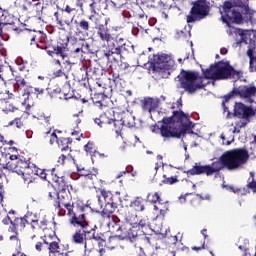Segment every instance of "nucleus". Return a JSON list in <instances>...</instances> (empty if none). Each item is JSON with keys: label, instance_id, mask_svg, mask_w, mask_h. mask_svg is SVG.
<instances>
[{"label": "nucleus", "instance_id": "f257e3e1", "mask_svg": "<svg viewBox=\"0 0 256 256\" xmlns=\"http://www.w3.org/2000/svg\"><path fill=\"white\" fill-rule=\"evenodd\" d=\"M191 129H193V122L189 121V116L183 111H174L173 116L158 121L156 126L151 128V131L152 133H160L163 141H169L173 138L181 139V136L193 133Z\"/></svg>", "mask_w": 256, "mask_h": 256}, {"label": "nucleus", "instance_id": "f03ea898", "mask_svg": "<svg viewBox=\"0 0 256 256\" xmlns=\"http://www.w3.org/2000/svg\"><path fill=\"white\" fill-rule=\"evenodd\" d=\"M249 161V152L243 148H237L224 152L218 161L208 165L210 175L219 173L221 169H228V171H237L241 169Z\"/></svg>", "mask_w": 256, "mask_h": 256}, {"label": "nucleus", "instance_id": "7ed1b4c3", "mask_svg": "<svg viewBox=\"0 0 256 256\" xmlns=\"http://www.w3.org/2000/svg\"><path fill=\"white\" fill-rule=\"evenodd\" d=\"M55 207L56 209H58V215H65V211L63 209H66L68 211L69 217H73L71 220V224L74 225V227H77V225H79L82 228L80 230H77L72 235V243H76L77 245L85 243L87 235H91V233H93V231L97 229V226L89 229V224L87 223V221H85V214H82L79 217H75V213L73 212V204L58 201L55 203Z\"/></svg>", "mask_w": 256, "mask_h": 256}, {"label": "nucleus", "instance_id": "20e7f679", "mask_svg": "<svg viewBox=\"0 0 256 256\" xmlns=\"http://www.w3.org/2000/svg\"><path fill=\"white\" fill-rule=\"evenodd\" d=\"M182 89L187 93H195L197 89H203V77L199 76V72L182 71L178 76Z\"/></svg>", "mask_w": 256, "mask_h": 256}, {"label": "nucleus", "instance_id": "39448f33", "mask_svg": "<svg viewBox=\"0 0 256 256\" xmlns=\"http://www.w3.org/2000/svg\"><path fill=\"white\" fill-rule=\"evenodd\" d=\"M205 79H212L213 81H219L221 79H229L231 75H235V70L229 68L227 63H217L211 65L210 68L203 70Z\"/></svg>", "mask_w": 256, "mask_h": 256}, {"label": "nucleus", "instance_id": "423d86ee", "mask_svg": "<svg viewBox=\"0 0 256 256\" xmlns=\"http://www.w3.org/2000/svg\"><path fill=\"white\" fill-rule=\"evenodd\" d=\"M209 2L207 0H197L193 3V6L186 18L187 23H195L197 21H203L206 17H209Z\"/></svg>", "mask_w": 256, "mask_h": 256}, {"label": "nucleus", "instance_id": "0eeeda50", "mask_svg": "<svg viewBox=\"0 0 256 256\" xmlns=\"http://www.w3.org/2000/svg\"><path fill=\"white\" fill-rule=\"evenodd\" d=\"M154 70L162 77H169L171 69L175 67V60L167 54H158L153 56Z\"/></svg>", "mask_w": 256, "mask_h": 256}, {"label": "nucleus", "instance_id": "6e6552de", "mask_svg": "<svg viewBox=\"0 0 256 256\" xmlns=\"http://www.w3.org/2000/svg\"><path fill=\"white\" fill-rule=\"evenodd\" d=\"M220 13L222 15L221 19L223 23H226L228 27L229 23H241L243 21V15H241V12L235 10V6L231 1L224 2Z\"/></svg>", "mask_w": 256, "mask_h": 256}, {"label": "nucleus", "instance_id": "1a4fd4ad", "mask_svg": "<svg viewBox=\"0 0 256 256\" xmlns=\"http://www.w3.org/2000/svg\"><path fill=\"white\" fill-rule=\"evenodd\" d=\"M19 167V172H16L17 175H22L25 185H31L36 178L37 166L28 161H21Z\"/></svg>", "mask_w": 256, "mask_h": 256}, {"label": "nucleus", "instance_id": "9d476101", "mask_svg": "<svg viewBox=\"0 0 256 256\" xmlns=\"http://www.w3.org/2000/svg\"><path fill=\"white\" fill-rule=\"evenodd\" d=\"M108 124L113 125L114 131L117 137H119L121 131H123V127H135V116L128 112L121 120H108Z\"/></svg>", "mask_w": 256, "mask_h": 256}, {"label": "nucleus", "instance_id": "9b49d317", "mask_svg": "<svg viewBox=\"0 0 256 256\" xmlns=\"http://www.w3.org/2000/svg\"><path fill=\"white\" fill-rule=\"evenodd\" d=\"M122 51H127V43L124 38H116L109 44L108 53H105V56L121 55Z\"/></svg>", "mask_w": 256, "mask_h": 256}, {"label": "nucleus", "instance_id": "f8f14e48", "mask_svg": "<svg viewBox=\"0 0 256 256\" xmlns=\"http://www.w3.org/2000/svg\"><path fill=\"white\" fill-rule=\"evenodd\" d=\"M234 115L239 119H245V121H249V119L255 115V110L249 106H245L243 103H236L234 107Z\"/></svg>", "mask_w": 256, "mask_h": 256}, {"label": "nucleus", "instance_id": "ddd939ff", "mask_svg": "<svg viewBox=\"0 0 256 256\" xmlns=\"http://www.w3.org/2000/svg\"><path fill=\"white\" fill-rule=\"evenodd\" d=\"M237 93L241 97V99H246L247 103H253L252 97H256V87L241 86L238 88Z\"/></svg>", "mask_w": 256, "mask_h": 256}, {"label": "nucleus", "instance_id": "4468645a", "mask_svg": "<svg viewBox=\"0 0 256 256\" xmlns=\"http://www.w3.org/2000/svg\"><path fill=\"white\" fill-rule=\"evenodd\" d=\"M75 1V7H78L80 11H83V5H85V0H74ZM105 3V0H90L89 7H90V13L95 15L97 13V9L101 7Z\"/></svg>", "mask_w": 256, "mask_h": 256}, {"label": "nucleus", "instance_id": "2eb2a0df", "mask_svg": "<svg viewBox=\"0 0 256 256\" xmlns=\"http://www.w3.org/2000/svg\"><path fill=\"white\" fill-rule=\"evenodd\" d=\"M15 23V16L9 13V10L3 9L0 6V33L4 25H13Z\"/></svg>", "mask_w": 256, "mask_h": 256}, {"label": "nucleus", "instance_id": "dca6fc26", "mask_svg": "<svg viewBox=\"0 0 256 256\" xmlns=\"http://www.w3.org/2000/svg\"><path fill=\"white\" fill-rule=\"evenodd\" d=\"M47 53L50 55V57H53V55H57L58 57H61L63 59V65H68V69H71V62L69 61V56L65 54V49L61 46H57L53 48L52 50H47Z\"/></svg>", "mask_w": 256, "mask_h": 256}, {"label": "nucleus", "instance_id": "f3484780", "mask_svg": "<svg viewBox=\"0 0 256 256\" xmlns=\"http://www.w3.org/2000/svg\"><path fill=\"white\" fill-rule=\"evenodd\" d=\"M97 36L103 42L107 43V47L109 49V45H111L113 41V36L109 33V29L106 26L100 25L97 30Z\"/></svg>", "mask_w": 256, "mask_h": 256}, {"label": "nucleus", "instance_id": "a211bd4d", "mask_svg": "<svg viewBox=\"0 0 256 256\" xmlns=\"http://www.w3.org/2000/svg\"><path fill=\"white\" fill-rule=\"evenodd\" d=\"M210 169L208 165H199L195 164L190 170L187 171V175H207L208 177L211 176Z\"/></svg>", "mask_w": 256, "mask_h": 256}, {"label": "nucleus", "instance_id": "6ab92c4d", "mask_svg": "<svg viewBox=\"0 0 256 256\" xmlns=\"http://www.w3.org/2000/svg\"><path fill=\"white\" fill-rule=\"evenodd\" d=\"M21 161H25V160L19 159L17 155H11L10 161L6 163L4 169H7L12 173H19V169H20L19 163H21Z\"/></svg>", "mask_w": 256, "mask_h": 256}, {"label": "nucleus", "instance_id": "aec40b11", "mask_svg": "<svg viewBox=\"0 0 256 256\" xmlns=\"http://www.w3.org/2000/svg\"><path fill=\"white\" fill-rule=\"evenodd\" d=\"M235 33L240 36L241 43H245L246 45H251L253 43V30H243V29H236Z\"/></svg>", "mask_w": 256, "mask_h": 256}, {"label": "nucleus", "instance_id": "412c9836", "mask_svg": "<svg viewBox=\"0 0 256 256\" xmlns=\"http://www.w3.org/2000/svg\"><path fill=\"white\" fill-rule=\"evenodd\" d=\"M159 106V102L153 98H145L142 100L143 111H148V113H155V108Z\"/></svg>", "mask_w": 256, "mask_h": 256}, {"label": "nucleus", "instance_id": "4be33fe9", "mask_svg": "<svg viewBox=\"0 0 256 256\" xmlns=\"http://www.w3.org/2000/svg\"><path fill=\"white\" fill-rule=\"evenodd\" d=\"M44 243L48 246L49 256H67V254H63L59 252V243L58 242H48L44 240Z\"/></svg>", "mask_w": 256, "mask_h": 256}, {"label": "nucleus", "instance_id": "5701e85b", "mask_svg": "<svg viewBox=\"0 0 256 256\" xmlns=\"http://www.w3.org/2000/svg\"><path fill=\"white\" fill-rule=\"evenodd\" d=\"M54 141H57L58 143V147H60L61 151H67V149H69V139L67 138H57V134L52 133L51 139H50V143H53Z\"/></svg>", "mask_w": 256, "mask_h": 256}, {"label": "nucleus", "instance_id": "b1692460", "mask_svg": "<svg viewBox=\"0 0 256 256\" xmlns=\"http://www.w3.org/2000/svg\"><path fill=\"white\" fill-rule=\"evenodd\" d=\"M93 239L94 241H99L101 239V237L99 236H96L95 235V231H93L89 237H86L84 239V249L85 251H91L94 247V244H93Z\"/></svg>", "mask_w": 256, "mask_h": 256}, {"label": "nucleus", "instance_id": "393cba45", "mask_svg": "<svg viewBox=\"0 0 256 256\" xmlns=\"http://www.w3.org/2000/svg\"><path fill=\"white\" fill-rule=\"evenodd\" d=\"M130 208L134 211H145V200L142 197H136L130 203Z\"/></svg>", "mask_w": 256, "mask_h": 256}, {"label": "nucleus", "instance_id": "a878e982", "mask_svg": "<svg viewBox=\"0 0 256 256\" xmlns=\"http://www.w3.org/2000/svg\"><path fill=\"white\" fill-rule=\"evenodd\" d=\"M109 121H114V119H110L107 117V115L103 114L100 115L99 118H95L94 123H96V125H98L99 127H103L104 125H109L110 129H112V131H115V127H113V124H109Z\"/></svg>", "mask_w": 256, "mask_h": 256}, {"label": "nucleus", "instance_id": "bb28decb", "mask_svg": "<svg viewBox=\"0 0 256 256\" xmlns=\"http://www.w3.org/2000/svg\"><path fill=\"white\" fill-rule=\"evenodd\" d=\"M115 212V207H113V203L107 202L104 209L102 210V217L104 219H111V216Z\"/></svg>", "mask_w": 256, "mask_h": 256}, {"label": "nucleus", "instance_id": "cd10ccee", "mask_svg": "<svg viewBox=\"0 0 256 256\" xmlns=\"http://www.w3.org/2000/svg\"><path fill=\"white\" fill-rule=\"evenodd\" d=\"M191 37V32L184 28L183 30H177L175 34V39H180L182 41H189Z\"/></svg>", "mask_w": 256, "mask_h": 256}, {"label": "nucleus", "instance_id": "c85d7f7f", "mask_svg": "<svg viewBox=\"0 0 256 256\" xmlns=\"http://www.w3.org/2000/svg\"><path fill=\"white\" fill-rule=\"evenodd\" d=\"M78 172L80 177H85L90 180L97 176V170H94L95 173H91L89 170H85V168H78Z\"/></svg>", "mask_w": 256, "mask_h": 256}, {"label": "nucleus", "instance_id": "c756f323", "mask_svg": "<svg viewBox=\"0 0 256 256\" xmlns=\"http://www.w3.org/2000/svg\"><path fill=\"white\" fill-rule=\"evenodd\" d=\"M247 55L250 57V71H256V52L253 55V49L249 48L247 50Z\"/></svg>", "mask_w": 256, "mask_h": 256}, {"label": "nucleus", "instance_id": "7c9ffc66", "mask_svg": "<svg viewBox=\"0 0 256 256\" xmlns=\"http://www.w3.org/2000/svg\"><path fill=\"white\" fill-rule=\"evenodd\" d=\"M74 23H75L76 27H78V29H81V31H84L85 33H87V31H89V22L87 20L82 19L80 22L75 20Z\"/></svg>", "mask_w": 256, "mask_h": 256}, {"label": "nucleus", "instance_id": "2f4dec72", "mask_svg": "<svg viewBox=\"0 0 256 256\" xmlns=\"http://www.w3.org/2000/svg\"><path fill=\"white\" fill-rule=\"evenodd\" d=\"M162 183L164 185H175V183H179V179L177 176L167 177V175H163Z\"/></svg>", "mask_w": 256, "mask_h": 256}, {"label": "nucleus", "instance_id": "473e14b6", "mask_svg": "<svg viewBox=\"0 0 256 256\" xmlns=\"http://www.w3.org/2000/svg\"><path fill=\"white\" fill-rule=\"evenodd\" d=\"M16 221L18 223H21L22 227H25V223H33L31 225L32 229H35V224L37 223V221L33 219H29V216H25L24 218L17 219Z\"/></svg>", "mask_w": 256, "mask_h": 256}, {"label": "nucleus", "instance_id": "72a5a7b5", "mask_svg": "<svg viewBox=\"0 0 256 256\" xmlns=\"http://www.w3.org/2000/svg\"><path fill=\"white\" fill-rule=\"evenodd\" d=\"M13 125H15L17 129H21L23 127V121L21 118H15L14 120L9 121L6 127H13Z\"/></svg>", "mask_w": 256, "mask_h": 256}, {"label": "nucleus", "instance_id": "f704fd0d", "mask_svg": "<svg viewBox=\"0 0 256 256\" xmlns=\"http://www.w3.org/2000/svg\"><path fill=\"white\" fill-rule=\"evenodd\" d=\"M127 237L129 239V241H131V243H133V241L137 240L138 237V233L137 230L135 228H131L128 230V234Z\"/></svg>", "mask_w": 256, "mask_h": 256}, {"label": "nucleus", "instance_id": "c9c22d12", "mask_svg": "<svg viewBox=\"0 0 256 256\" xmlns=\"http://www.w3.org/2000/svg\"><path fill=\"white\" fill-rule=\"evenodd\" d=\"M56 179H54L55 183H58L59 188L60 189H65V187H67V182H65V177L61 176H57V174H55Z\"/></svg>", "mask_w": 256, "mask_h": 256}, {"label": "nucleus", "instance_id": "e433bc0d", "mask_svg": "<svg viewBox=\"0 0 256 256\" xmlns=\"http://www.w3.org/2000/svg\"><path fill=\"white\" fill-rule=\"evenodd\" d=\"M36 177H40V179H47V173H45V170L36 167Z\"/></svg>", "mask_w": 256, "mask_h": 256}, {"label": "nucleus", "instance_id": "4c0bfd02", "mask_svg": "<svg viewBox=\"0 0 256 256\" xmlns=\"http://www.w3.org/2000/svg\"><path fill=\"white\" fill-rule=\"evenodd\" d=\"M220 139H222L223 145H231V143H232L233 141H235V136H231V139H230V140H227V141L225 142V134L222 133V134L220 135Z\"/></svg>", "mask_w": 256, "mask_h": 256}, {"label": "nucleus", "instance_id": "58836bf2", "mask_svg": "<svg viewBox=\"0 0 256 256\" xmlns=\"http://www.w3.org/2000/svg\"><path fill=\"white\" fill-rule=\"evenodd\" d=\"M54 77H65V79H69V76L63 72V70H58L54 72Z\"/></svg>", "mask_w": 256, "mask_h": 256}, {"label": "nucleus", "instance_id": "ea45409f", "mask_svg": "<svg viewBox=\"0 0 256 256\" xmlns=\"http://www.w3.org/2000/svg\"><path fill=\"white\" fill-rule=\"evenodd\" d=\"M87 47H89V44H83L81 48H76L74 50V53H87V50H85V48L87 49Z\"/></svg>", "mask_w": 256, "mask_h": 256}, {"label": "nucleus", "instance_id": "a19ab883", "mask_svg": "<svg viewBox=\"0 0 256 256\" xmlns=\"http://www.w3.org/2000/svg\"><path fill=\"white\" fill-rule=\"evenodd\" d=\"M16 85L17 87H25L27 85V82L23 78H17Z\"/></svg>", "mask_w": 256, "mask_h": 256}, {"label": "nucleus", "instance_id": "79ce46f5", "mask_svg": "<svg viewBox=\"0 0 256 256\" xmlns=\"http://www.w3.org/2000/svg\"><path fill=\"white\" fill-rule=\"evenodd\" d=\"M101 195L106 201H109V199H111L112 194L109 191L102 190Z\"/></svg>", "mask_w": 256, "mask_h": 256}, {"label": "nucleus", "instance_id": "37998d69", "mask_svg": "<svg viewBox=\"0 0 256 256\" xmlns=\"http://www.w3.org/2000/svg\"><path fill=\"white\" fill-rule=\"evenodd\" d=\"M152 203H161V196H159V193H154L152 195Z\"/></svg>", "mask_w": 256, "mask_h": 256}, {"label": "nucleus", "instance_id": "c03bdc74", "mask_svg": "<svg viewBox=\"0 0 256 256\" xmlns=\"http://www.w3.org/2000/svg\"><path fill=\"white\" fill-rule=\"evenodd\" d=\"M85 152L86 153H91L93 151V143L88 142L85 146H84Z\"/></svg>", "mask_w": 256, "mask_h": 256}, {"label": "nucleus", "instance_id": "a18cd8bd", "mask_svg": "<svg viewBox=\"0 0 256 256\" xmlns=\"http://www.w3.org/2000/svg\"><path fill=\"white\" fill-rule=\"evenodd\" d=\"M10 223H11V226L9 228V231L11 233H16L17 234V225H15V223H13V221H11Z\"/></svg>", "mask_w": 256, "mask_h": 256}, {"label": "nucleus", "instance_id": "49530a36", "mask_svg": "<svg viewBox=\"0 0 256 256\" xmlns=\"http://www.w3.org/2000/svg\"><path fill=\"white\" fill-rule=\"evenodd\" d=\"M248 187L249 189H252L253 193H256V181L252 180V182L248 184Z\"/></svg>", "mask_w": 256, "mask_h": 256}, {"label": "nucleus", "instance_id": "de8ad7c7", "mask_svg": "<svg viewBox=\"0 0 256 256\" xmlns=\"http://www.w3.org/2000/svg\"><path fill=\"white\" fill-rule=\"evenodd\" d=\"M64 11H65V13L71 14V13H73V11H76V9L69 5H66Z\"/></svg>", "mask_w": 256, "mask_h": 256}, {"label": "nucleus", "instance_id": "09e8293b", "mask_svg": "<svg viewBox=\"0 0 256 256\" xmlns=\"http://www.w3.org/2000/svg\"><path fill=\"white\" fill-rule=\"evenodd\" d=\"M65 159H67V156H65L64 154H62L59 158H58V163L60 165H63L65 163Z\"/></svg>", "mask_w": 256, "mask_h": 256}, {"label": "nucleus", "instance_id": "8fccbe9b", "mask_svg": "<svg viewBox=\"0 0 256 256\" xmlns=\"http://www.w3.org/2000/svg\"><path fill=\"white\" fill-rule=\"evenodd\" d=\"M198 197H200V199H202L203 201H209L211 199V195L209 194H206L204 196L198 194Z\"/></svg>", "mask_w": 256, "mask_h": 256}, {"label": "nucleus", "instance_id": "3c124183", "mask_svg": "<svg viewBox=\"0 0 256 256\" xmlns=\"http://www.w3.org/2000/svg\"><path fill=\"white\" fill-rule=\"evenodd\" d=\"M49 197L51 198V199H55V197H57L58 199H59V193H57V192H50L49 193Z\"/></svg>", "mask_w": 256, "mask_h": 256}, {"label": "nucleus", "instance_id": "603ef678", "mask_svg": "<svg viewBox=\"0 0 256 256\" xmlns=\"http://www.w3.org/2000/svg\"><path fill=\"white\" fill-rule=\"evenodd\" d=\"M229 133H231L233 135L235 133H241V130L237 129V127H234L233 129L229 130Z\"/></svg>", "mask_w": 256, "mask_h": 256}, {"label": "nucleus", "instance_id": "864d4df0", "mask_svg": "<svg viewBox=\"0 0 256 256\" xmlns=\"http://www.w3.org/2000/svg\"><path fill=\"white\" fill-rule=\"evenodd\" d=\"M79 115H81V112H79L78 114H74V115H73L74 119H76L77 125H79V123H81V119L78 118Z\"/></svg>", "mask_w": 256, "mask_h": 256}, {"label": "nucleus", "instance_id": "5fc2aeb1", "mask_svg": "<svg viewBox=\"0 0 256 256\" xmlns=\"http://www.w3.org/2000/svg\"><path fill=\"white\" fill-rule=\"evenodd\" d=\"M9 221H10V223H11V218H9V216H7L6 218H4V219L2 220V223H4V225H9Z\"/></svg>", "mask_w": 256, "mask_h": 256}, {"label": "nucleus", "instance_id": "6e6d98bb", "mask_svg": "<svg viewBox=\"0 0 256 256\" xmlns=\"http://www.w3.org/2000/svg\"><path fill=\"white\" fill-rule=\"evenodd\" d=\"M138 225H139V227H145L147 225V220H140Z\"/></svg>", "mask_w": 256, "mask_h": 256}, {"label": "nucleus", "instance_id": "4d7b16f0", "mask_svg": "<svg viewBox=\"0 0 256 256\" xmlns=\"http://www.w3.org/2000/svg\"><path fill=\"white\" fill-rule=\"evenodd\" d=\"M41 247H43V244L41 242H38L35 246L36 251H41Z\"/></svg>", "mask_w": 256, "mask_h": 256}, {"label": "nucleus", "instance_id": "13d9d810", "mask_svg": "<svg viewBox=\"0 0 256 256\" xmlns=\"http://www.w3.org/2000/svg\"><path fill=\"white\" fill-rule=\"evenodd\" d=\"M120 151H125L127 149V143L123 142L122 145L119 147Z\"/></svg>", "mask_w": 256, "mask_h": 256}, {"label": "nucleus", "instance_id": "bf43d9fd", "mask_svg": "<svg viewBox=\"0 0 256 256\" xmlns=\"http://www.w3.org/2000/svg\"><path fill=\"white\" fill-rule=\"evenodd\" d=\"M228 51H229V50H227V48H221V49H220L221 55H227Z\"/></svg>", "mask_w": 256, "mask_h": 256}, {"label": "nucleus", "instance_id": "052dcab7", "mask_svg": "<svg viewBox=\"0 0 256 256\" xmlns=\"http://www.w3.org/2000/svg\"><path fill=\"white\" fill-rule=\"evenodd\" d=\"M245 125H247V122H240L237 124V127H239L240 129L245 127Z\"/></svg>", "mask_w": 256, "mask_h": 256}, {"label": "nucleus", "instance_id": "680f3d73", "mask_svg": "<svg viewBox=\"0 0 256 256\" xmlns=\"http://www.w3.org/2000/svg\"><path fill=\"white\" fill-rule=\"evenodd\" d=\"M201 233H202L204 239H207V229H203V230L201 231Z\"/></svg>", "mask_w": 256, "mask_h": 256}, {"label": "nucleus", "instance_id": "e2e57ef3", "mask_svg": "<svg viewBox=\"0 0 256 256\" xmlns=\"http://www.w3.org/2000/svg\"><path fill=\"white\" fill-rule=\"evenodd\" d=\"M231 97H233V94H228L226 96H224L225 101H229V99H231Z\"/></svg>", "mask_w": 256, "mask_h": 256}, {"label": "nucleus", "instance_id": "0e129e2a", "mask_svg": "<svg viewBox=\"0 0 256 256\" xmlns=\"http://www.w3.org/2000/svg\"><path fill=\"white\" fill-rule=\"evenodd\" d=\"M127 172H120L119 175L116 177V179H121V177H123V175H125Z\"/></svg>", "mask_w": 256, "mask_h": 256}, {"label": "nucleus", "instance_id": "69168bd1", "mask_svg": "<svg viewBox=\"0 0 256 256\" xmlns=\"http://www.w3.org/2000/svg\"><path fill=\"white\" fill-rule=\"evenodd\" d=\"M57 24L60 26V27H63V21L62 20H59V18H57Z\"/></svg>", "mask_w": 256, "mask_h": 256}, {"label": "nucleus", "instance_id": "338daca9", "mask_svg": "<svg viewBox=\"0 0 256 256\" xmlns=\"http://www.w3.org/2000/svg\"><path fill=\"white\" fill-rule=\"evenodd\" d=\"M35 91L37 93H43V91H45L43 88H35Z\"/></svg>", "mask_w": 256, "mask_h": 256}, {"label": "nucleus", "instance_id": "774afa93", "mask_svg": "<svg viewBox=\"0 0 256 256\" xmlns=\"http://www.w3.org/2000/svg\"><path fill=\"white\" fill-rule=\"evenodd\" d=\"M162 17L164 19H169V15H167V13H165V12H162Z\"/></svg>", "mask_w": 256, "mask_h": 256}]
</instances>
